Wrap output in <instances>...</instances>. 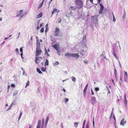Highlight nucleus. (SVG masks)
Segmentation results:
<instances>
[{
  "instance_id": "nucleus-1",
  "label": "nucleus",
  "mask_w": 128,
  "mask_h": 128,
  "mask_svg": "<svg viewBox=\"0 0 128 128\" xmlns=\"http://www.w3.org/2000/svg\"><path fill=\"white\" fill-rule=\"evenodd\" d=\"M75 3L77 8H81L83 6V2L80 0H76Z\"/></svg>"
},
{
  "instance_id": "nucleus-2",
  "label": "nucleus",
  "mask_w": 128,
  "mask_h": 128,
  "mask_svg": "<svg viewBox=\"0 0 128 128\" xmlns=\"http://www.w3.org/2000/svg\"><path fill=\"white\" fill-rule=\"evenodd\" d=\"M41 123V120H38L37 123V125L36 126V128H40ZM46 125H42V128H46Z\"/></svg>"
},
{
  "instance_id": "nucleus-3",
  "label": "nucleus",
  "mask_w": 128,
  "mask_h": 128,
  "mask_svg": "<svg viewBox=\"0 0 128 128\" xmlns=\"http://www.w3.org/2000/svg\"><path fill=\"white\" fill-rule=\"evenodd\" d=\"M96 99L94 97H91L90 102L92 105H94L96 103Z\"/></svg>"
},
{
  "instance_id": "nucleus-4",
  "label": "nucleus",
  "mask_w": 128,
  "mask_h": 128,
  "mask_svg": "<svg viewBox=\"0 0 128 128\" xmlns=\"http://www.w3.org/2000/svg\"><path fill=\"white\" fill-rule=\"evenodd\" d=\"M42 52L41 50H36L35 52L36 53V56L37 57L39 56L41 54Z\"/></svg>"
},
{
  "instance_id": "nucleus-5",
  "label": "nucleus",
  "mask_w": 128,
  "mask_h": 128,
  "mask_svg": "<svg viewBox=\"0 0 128 128\" xmlns=\"http://www.w3.org/2000/svg\"><path fill=\"white\" fill-rule=\"evenodd\" d=\"M124 80L125 82H126L128 77V74L127 72L126 71H124Z\"/></svg>"
},
{
  "instance_id": "nucleus-6",
  "label": "nucleus",
  "mask_w": 128,
  "mask_h": 128,
  "mask_svg": "<svg viewBox=\"0 0 128 128\" xmlns=\"http://www.w3.org/2000/svg\"><path fill=\"white\" fill-rule=\"evenodd\" d=\"M59 32V30L58 28H56V29L55 31V34L54 35V36H58Z\"/></svg>"
},
{
  "instance_id": "nucleus-7",
  "label": "nucleus",
  "mask_w": 128,
  "mask_h": 128,
  "mask_svg": "<svg viewBox=\"0 0 128 128\" xmlns=\"http://www.w3.org/2000/svg\"><path fill=\"white\" fill-rule=\"evenodd\" d=\"M80 56L77 53L72 54V57H74L78 58Z\"/></svg>"
},
{
  "instance_id": "nucleus-8",
  "label": "nucleus",
  "mask_w": 128,
  "mask_h": 128,
  "mask_svg": "<svg viewBox=\"0 0 128 128\" xmlns=\"http://www.w3.org/2000/svg\"><path fill=\"white\" fill-rule=\"evenodd\" d=\"M65 56H66L68 58H69V57H72V54L68 53L65 54Z\"/></svg>"
},
{
  "instance_id": "nucleus-9",
  "label": "nucleus",
  "mask_w": 128,
  "mask_h": 128,
  "mask_svg": "<svg viewBox=\"0 0 128 128\" xmlns=\"http://www.w3.org/2000/svg\"><path fill=\"white\" fill-rule=\"evenodd\" d=\"M124 102L125 104V106L126 107L128 101L126 98V96L125 94H124Z\"/></svg>"
},
{
  "instance_id": "nucleus-10",
  "label": "nucleus",
  "mask_w": 128,
  "mask_h": 128,
  "mask_svg": "<svg viewBox=\"0 0 128 128\" xmlns=\"http://www.w3.org/2000/svg\"><path fill=\"white\" fill-rule=\"evenodd\" d=\"M126 121H124V118H123L122 119L120 122V124L123 126L126 123Z\"/></svg>"
},
{
  "instance_id": "nucleus-11",
  "label": "nucleus",
  "mask_w": 128,
  "mask_h": 128,
  "mask_svg": "<svg viewBox=\"0 0 128 128\" xmlns=\"http://www.w3.org/2000/svg\"><path fill=\"white\" fill-rule=\"evenodd\" d=\"M86 51H85L84 50H81L80 52V53L81 55H83L85 54Z\"/></svg>"
},
{
  "instance_id": "nucleus-12",
  "label": "nucleus",
  "mask_w": 128,
  "mask_h": 128,
  "mask_svg": "<svg viewBox=\"0 0 128 128\" xmlns=\"http://www.w3.org/2000/svg\"><path fill=\"white\" fill-rule=\"evenodd\" d=\"M44 0H43L41 2V3L39 4L38 5V8L39 9L41 8L43 4L44 3Z\"/></svg>"
},
{
  "instance_id": "nucleus-13",
  "label": "nucleus",
  "mask_w": 128,
  "mask_h": 128,
  "mask_svg": "<svg viewBox=\"0 0 128 128\" xmlns=\"http://www.w3.org/2000/svg\"><path fill=\"white\" fill-rule=\"evenodd\" d=\"M112 54L117 59H118V57L116 55V52L115 51H112Z\"/></svg>"
},
{
  "instance_id": "nucleus-14",
  "label": "nucleus",
  "mask_w": 128,
  "mask_h": 128,
  "mask_svg": "<svg viewBox=\"0 0 128 128\" xmlns=\"http://www.w3.org/2000/svg\"><path fill=\"white\" fill-rule=\"evenodd\" d=\"M42 16V12L40 13L37 16L36 18H41Z\"/></svg>"
},
{
  "instance_id": "nucleus-15",
  "label": "nucleus",
  "mask_w": 128,
  "mask_h": 128,
  "mask_svg": "<svg viewBox=\"0 0 128 128\" xmlns=\"http://www.w3.org/2000/svg\"><path fill=\"white\" fill-rule=\"evenodd\" d=\"M22 12H23V10H20V12H19V13L16 16V17L20 16L21 15V14H22Z\"/></svg>"
},
{
  "instance_id": "nucleus-16",
  "label": "nucleus",
  "mask_w": 128,
  "mask_h": 128,
  "mask_svg": "<svg viewBox=\"0 0 128 128\" xmlns=\"http://www.w3.org/2000/svg\"><path fill=\"white\" fill-rule=\"evenodd\" d=\"M39 61H40L39 58L38 57V58H36V60H35V62L36 63V64H38V63Z\"/></svg>"
},
{
  "instance_id": "nucleus-17",
  "label": "nucleus",
  "mask_w": 128,
  "mask_h": 128,
  "mask_svg": "<svg viewBox=\"0 0 128 128\" xmlns=\"http://www.w3.org/2000/svg\"><path fill=\"white\" fill-rule=\"evenodd\" d=\"M44 50H45V55L46 54L47 56L48 57L50 56L48 54V51L46 49V48H45Z\"/></svg>"
},
{
  "instance_id": "nucleus-18",
  "label": "nucleus",
  "mask_w": 128,
  "mask_h": 128,
  "mask_svg": "<svg viewBox=\"0 0 128 128\" xmlns=\"http://www.w3.org/2000/svg\"><path fill=\"white\" fill-rule=\"evenodd\" d=\"M18 93V91L17 90H16L13 93V96H14L17 95Z\"/></svg>"
},
{
  "instance_id": "nucleus-19",
  "label": "nucleus",
  "mask_w": 128,
  "mask_h": 128,
  "mask_svg": "<svg viewBox=\"0 0 128 128\" xmlns=\"http://www.w3.org/2000/svg\"><path fill=\"white\" fill-rule=\"evenodd\" d=\"M82 42H86V36H84L82 40Z\"/></svg>"
},
{
  "instance_id": "nucleus-20",
  "label": "nucleus",
  "mask_w": 128,
  "mask_h": 128,
  "mask_svg": "<svg viewBox=\"0 0 128 128\" xmlns=\"http://www.w3.org/2000/svg\"><path fill=\"white\" fill-rule=\"evenodd\" d=\"M36 70L39 74H41L42 73V72L38 68H36Z\"/></svg>"
},
{
  "instance_id": "nucleus-21",
  "label": "nucleus",
  "mask_w": 128,
  "mask_h": 128,
  "mask_svg": "<svg viewBox=\"0 0 128 128\" xmlns=\"http://www.w3.org/2000/svg\"><path fill=\"white\" fill-rule=\"evenodd\" d=\"M53 66H55L58 65L59 64V62L58 61H56L55 63H53Z\"/></svg>"
},
{
  "instance_id": "nucleus-22",
  "label": "nucleus",
  "mask_w": 128,
  "mask_h": 128,
  "mask_svg": "<svg viewBox=\"0 0 128 128\" xmlns=\"http://www.w3.org/2000/svg\"><path fill=\"white\" fill-rule=\"evenodd\" d=\"M49 120V117L48 116L46 117V120L45 122V125H47L48 122V121Z\"/></svg>"
},
{
  "instance_id": "nucleus-23",
  "label": "nucleus",
  "mask_w": 128,
  "mask_h": 128,
  "mask_svg": "<svg viewBox=\"0 0 128 128\" xmlns=\"http://www.w3.org/2000/svg\"><path fill=\"white\" fill-rule=\"evenodd\" d=\"M48 64V61L47 59H46L44 64V66H47Z\"/></svg>"
},
{
  "instance_id": "nucleus-24",
  "label": "nucleus",
  "mask_w": 128,
  "mask_h": 128,
  "mask_svg": "<svg viewBox=\"0 0 128 128\" xmlns=\"http://www.w3.org/2000/svg\"><path fill=\"white\" fill-rule=\"evenodd\" d=\"M87 88H84V90L83 92V93L84 96L85 95L87 89Z\"/></svg>"
},
{
  "instance_id": "nucleus-25",
  "label": "nucleus",
  "mask_w": 128,
  "mask_h": 128,
  "mask_svg": "<svg viewBox=\"0 0 128 128\" xmlns=\"http://www.w3.org/2000/svg\"><path fill=\"white\" fill-rule=\"evenodd\" d=\"M100 9L101 10H103L104 8V7L103 6V5L102 4H100Z\"/></svg>"
},
{
  "instance_id": "nucleus-26",
  "label": "nucleus",
  "mask_w": 128,
  "mask_h": 128,
  "mask_svg": "<svg viewBox=\"0 0 128 128\" xmlns=\"http://www.w3.org/2000/svg\"><path fill=\"white\" fill-rule=\"evenodd\" d=\"M56 50L57 51V52L58 53V55L60 56V54L61 53V52L60 51V50L59 49H56Z\"/></svg>"
},
{
  "instance_id": "nucleus-27",
  "label": "nucleus",
  "mask_w": 128,
  "mask_h": 128,
  "mask_svg": "<svg viewBox=\"0 0 128 128\" xmlns=\"http://www.w3.org/2000/svg\"><path fill=\"white\" fill-rule=\"evenodd\" d=\"M41 70L43 72H46V69L44 68V67H42L41 68Z\"/></svg>"
},
{
  "instance_id": "nucleus-28",
  "label": "nucleus",
  "mask_w": 128,
  "mask_h": 128,
  "mask_svg": "<svg viewBox=\"0 0 128 128\" xmlns=\"http://www.w3.org/2000/svg\"><path fill=\"white\" fill-rule=\"evenodd\" d=\"M30 82L29 80H28L26 84V85L25 87L26 88L29 85Z\"/></svg>"
},
{
  "instance_id": "nucleus-29",
  "label": "nucleus",
  "mask_w": 128,
  "mask_h": 128,
  "mask_svg": "<svg viewBox=\"0 0 128 128\" xmlns=\"http://www.w3.org/2000/svg\"><path fill=\"white\" fill-rule=\"evenodd\" d=\"M57 10L56 9V8H54V10H53V11L52 12V14L51 16V17L52 16V15L54 14V13L55 12V11H56V10Z\"/></svg>"
},
{
  "instance_id": "nucleus-30",
  "label": "nucleus",
  "mask_w": 128,
  "mask_h": 128,
  "mask_svg": "<svg viewBox=\"0 0 128 128\" xmlns=\"http://www.w3.org/2000/svg\"><path fill=\"white\" fill-rule=\"evenodd\" d=\"M112 14L113 16V21L114 22H115L116 21V19L114 17V16L112 12Z\"/></svg>"
},
{
  "instance_id": "nucleus-31",
  "label": "nucleus",
  "mask_w": 128,
  "mask_h": 128,
  "mask_svg": "<svg viewBox=\"0 0 128 128\" xmlns=\"http://www.w3.org/2000/svg\"><path fill=\"white\" fill-rule=\"evenodd\" d=\"M40 46H36V50H41V49H40Z\"/></svg>"
},
{
  "instance_id": "nucleus-32",
  "label": "nucleus",
  "mask_w": 128,
  "mask_h": 128,
  "mask_svg": "<svg viewBox=\"0 0 128 128\" xmlns=\"http://www.w3.org/2000/svg\"><path fill=\"white\" fill-rule=\"evenodd\" d=\"M72 81L74 82H75L76 81V78L74 77H72Z\"/></svg>"
},
{
  "instance_id": "nucleus-33",
  "label": "nucleus",
  "mask_w": 128,
  "mask_h": 128,
  "mask_svg": "<svg viewBox=\"0 0 128 128\" xmlns=\"http://www.w3.org/2000/svg\"><path fill=\"white\" fill-rule=\"evenodd\" d=\"M96 92L98 91L99 90V88L98 87H96L94 88Z\"/></svg>"
},
{
  "instance_id": "nucleus-34",
  "label": "nucleus",
  "mask_w": 128,
  "mask_h": 128,
  "mask_svg": "<svg viewBox=\"0 0 128 128\" xmlns=\"http://www.w3.org/2000/svg\"><path fill=\"white\" fill-rule=\"evenodd\" d=\"M15 51L16 52V54H19V50L18 48H16L15 49Z\"/></svg>"
},
{
  "instance_id": "nucleus-35",
  "label": "nucleus",
  "mask_w": 128,
  "mask_h": 128,
  "mask_svg": "<svg viewBox=\"0 0 128 128\" xmlns=\"http://www.w3.org/2000/svg\"><path fill=\"white\" fill-rule=\"evenodd\" d=\"M114 74L116 77V70L115 68L114 69Z\"/></svg>"
},
{
  "instance_id": "nucleus-36",
  "label": "nucleus",
  "mask_w": 128,
  "mask_h": 128,
  "mask_svg": "<svg viewBox=\"0 0 128 128\" xmlns=\"http://www.w3.org/2000/svg\"><path fill=\"white\" fill-rule=\"evenodd\" d=\"M70 8L72 9V10H75L77 8L76 7H74L73 6H70Z\"/></svg>"
},
{
  "instance_id": "nucleus-37",
  "label": "nucleus",
  "mask_w": 128,
  "mask_h": 128,
  "mask_svg": "<svg viewBox=\"0 0 128 128\" xmlns=\"http://www.w3.org/2000/svg\"><path fill=\"white\" fill-rule=\"evenodd\" d=\"M89 124L88 122H87L86 126V128H89Z\"/></svg>"
},
{
  "instance_id": "nucleus-38",
  "label": "nucleus",
  "mask_w": 128,
  "mask_h": 128,
  "mask_svg": "<svg viewBox=\"0 0 128 128\" xmlns=\"http://www.w3.org/2000/svg\"><path fill=\"white\" fill-rule=\"evenodd\" d=\"M101 57H103V58H102V59H104V58H106V56H104V55L103 54H102L101 55H100Z\"/></svg>"
},
{
  "instance_id": "nucleus-39",
  "label": "nucleus",
  "mask_w": 128,
  "mask_h": 128,
  "mask_svg": "<svg viewBox=\"0 0 128 128\" xmlns=\"http://www.w3.org/2000/svg\"><path fill=\"white\" fill-rule=\"evenodd\" d=\"M86 122V120H85L84 121V122H83V126H82V128H84V126H85V124Z\"/></svg>"
},
{
  "instance_id": "nucleus-40",
  "label": "nucleus",
  "mask_w": 128,
  "mask_h": 128,
  "mask_svg": "<svg viewBox=\"0 0 128 128\" xmlns=\"http://www.w3.org/2000/svg\"><path fill=\"white\" fill-rule=\"evenodd\" d=\"M61 18H58L57 21V22L58 23H60L61 22Z\"/></svg>"
},
{
  "instance_id": "nucleus-41",
  "label": "nucleus",
  "mask_w": 128,
  "mask_h": 128,
  "mask_svg": "<svg viewBox=\"0 0 128 128\" xmlns=\"http://www.w3.org/2000/svg\"><path fill=\"white\" fill-rule=\"evenodd\" d=\"M36 46H40V43L38 41H37Z\"/></svg>"
},
{
  "instance_id": "nucleus-42",
  "label": "nucleus",
  "mask_w": 128,
  "mask_h": 128,
  "mask_svg": "<svg viewBox=\"0 0 128 128\" xmlns=\"http://www.w3.org/2000/svg\"><path fill=\"white\" fill-rule=\"evenodd\" d=\"M54 48H55L56 50L58 48H57V45L56 44H55L53 46Z\"/></svg>"
},
{
  "instance_id": "nucleus-43",
  "label": "nucleus",
  "mask_w": 128,
  "mask_h": 128,
  "mask_svg": "<svg viewBox=\"0 0 128 128\" xmlns=\"http://www.w3.org/2000/svg\"><path fill=\"white\" fill-rule=\"evenodd\" d=\"M113 118H114L115 122H116V120L115 118V116L114 114H113Z\"/></svg>"
},
{
  "instance_id": "nucleus-44",
  "label": "nucleus",
  "mask_w": 128,
  "mask_h": 128,
  "mask_svg": "<svg viewBox=\"0 0 128 128\" xmlns=\"http://www.w3.org/2000/svg\"><path fill=\"white\" fill-rule=\"evenodd\" d=\"M113 113V110L112 111V112H111V115L110 116L109 118L110 119H111L112 118V114Z\"/></svg>"
},
{
  "instance_id": "nucleus-45",
  "label": "nucleus",
  "mask_w": 128,
  "mask_h": 128,
  "mask_svg": "<svg viewBox=\"0 0 128 128\" xmlns=\"http://www.w3.org/2000/svg\"><path fill=\"white\" fill-rule=\"evenodd\" d=\"M40 32L42 33L43 32H44V28H42L40 30Z\"/></svg>"
},
{
  "instance_id": "nucleus-46",
  "label": "nucleus",
  "mask_w": 128,
  "mask_h": 128,
  "mask_svg": "<svg viewBox=\"0 0 128 128\" xmlns=\"http://www.w3.org/2000/svg\"><path fill=\"white\" fill-rule=\"evenodd\" d=\"M78 124H79V123H78L77 122H74V126H76V127H77V126H78Z\"/></svg>"
},
{
  "instance_id": "nucleus-47",
  "label": "nucleus",
  "mask_w": 128,
  "mask_h": 128,
  "mask_svg": "<svg viewBox=\"0 0 128 128\" xmlns=\"http://www.w3.org/2000/svg\"><path fill=\"white\" fill-rule=\"evenodd\" d=\"M103 10L100 9L99 10V13L100 14H102V12Z\"/></svg>"
},
{
  "instance_id": "nucleus-48",
  "label": "nucleus",
  "mask_w": 128,
  "mask_h": 128,
  "mask_svg": "<svg viewBox=\"0 0 128 128\" xmlns=\"http://www.w3.org/2000/svg\"><path fill=\"white\" fill-rule=\"evenodd\" d=\"M22 48L23 47H22L20 48V52H22L23 51Z\"/></svg>"
},
{
  "instance_id": "nucleus-49",
  "label": "nucleus",
  "mask_w": 128,
  "mask_h": 128,
  "mask_svg": "<svg viewBox=\"0 0 128 128\" xmlns=\"http://www.w3.org/2000/svg\"><path fill=\"white\" fill-rule=\"evenodd\" d=\"M20 116H19V117L21 118V117L22 116V112L21 111H20Z\"/></svg>"
},
{
  "instance_id": "nucleus-50",
  "label": "nucleus",
  "mask_w": 128,
  "mask_h": 128,
  "mask_svg": "<svg viewBox=\"0 0 128 128\" xmlns=\"http://www.w3.org/2000/svg\"><path fill=\"white\" fill-rule=\"evenodd\" d=\"M20 116H19V117L21 118V117L22 116V112L21 111H20Z\"/></svg>"
},
{
  "instance_id": "nucleus-51",
  "label": "nucleus",
  "mask_w": 128,
  "mask_h": 128,
  "mask_svg": "<svg viewBox=\"0 0 128 128\" xmlns=\"http://www.w3.org/2000/svg\"><path fill=\"white\" fill-rule=\"evenodd\" d=\"M20 116H19V117L21 118V117L22 116V112L21 111H20Z\"/></svg>"
},
{
  "instance_id": "nucleus-52",
  "label": "nucleus",
  "mask_w": 128,
  "mask_h": 128,
  "mask_svg": "<svg viewBox=\"0 0 128 128\" xmlns=\"http://www.w3.org/2000/svg\"><path fill=\"white\" fill-rule=\"evenodd\" d=\"M20 116H19V117L21 118V117L22 116V112L21 111H20Z\"/></svg>"
},
{
  "instance_id": "nucleus-53",
  "label": "nucleus",
  "mask_w": 128,
  "mask_h": 128,
  "mask_svg": "<svg viewBox=\"0 0 128 128\" xmlns=\"http://www.w3.org/2000/svg\"><path fill=\"white\" fill-rule=\"evenodd\" d=\"M20 32H19L18 33V36L17 38V39H18L20 37Z\"/></svg>"
},
{
  "instance_id": "nucleus-54",
  "label": "nucleus",
  "mask_w": 128,
  "mask_h": 128,
  "mask_svg": "<svg viewBox=\"0 0 128 128\" xmlns=\"http://www.w3.org/2000/svg\"><path fill=\"white\" fill-rule=\"evenodd\" d=\"M68 99L67 98H65V102H68Z\"/></svg>"
},
{
  "instance_id": "nucleus-55",
  "label": "nucleus",
  "mask_w": 128,
  "mask_h": 128,
  "mask_svg": "<svg viewBox=\"0 0 128 128\" xmlns=\"http://www.w3.org/2000/svg\"><path fill=\"white\" fill-rule=\"evenodd\" d=\"M91 93H92V95H93L94 94V92L92 90V89L91 88Z\"/></svg>"
},
{
  "instance_id": "nucleus-56",
  "label": "nucleus",
  "mask_w": 128,
  "mask_h": 128,
  "mask_svg": "<svg viewBox=\"0 0 128 128\" xmlns=\"http://www.w3.org/2000/svg\"><path fill=\"white\" fill-rule=\"evenodd\" d=\"M11 86L12 87H14L15 86V85L14 84H12L11 85Z\"/></svg>"
},
{
  "instance_id": "nucleus-57",
  "label": "nucleus",
  "mask_w": 128,
  "mask_h": 128,
  "mask_svg": "<svg viewBox=\"0 0 128 128\" xmlns=\"http://www.w3.org/2000/svg\"><path fill=\"white\" fill-rule=\"evenodd\" d=\"M20 55L21 56V58L22 59H23L24 58V57L22 56L23 55V53H20Z\"/></svg>"
},
{
  "instance_id": "nucleus-58",
  "label": "nucleus",
  "mask_w": 128,
  "mask_h": 128,
  "mask_svg": "<svg viewBox=\"0 0 128 128\" xmlns=\"http://www.w3.org/2000/svg\"><path fill=\"white\" fill-rule=\"evenodd\" d=\"M48 28L47 27H46V29L45 31V32H46V33L48 31Z\"/></svg>"
},
{
  "instance_id": "nucleus-59",
  "label": "nucleus",
  "mask_w": 128,
  "mask_h": 128,
  "mask_svg": "<svg viewBox=\"0 0 128 128\" xmlns=\"http://www.w3.org/2000/svg\"><path fill=\"white\" fill-rule=\"evenodd\" d=\"M40 28V26H38L36 28V30H38Z\"/></svg>"
},
{
  "instance_id": "nucleus-60",
  "label": "nucleus",
  "mask_w": 128,
  "mask_h": 128,
  "mask_svg": "<svg viewBox=\"0 0 128 128\" xmlns=\"http://www.w3.org/2000/svg\"><path fill=\"white\" fill-rule=\"evenodd\" d=\"M94 118H93V122H92V123H93V126H94Z\"/></svg>"
},
{
  "instance_id": "nucleus-61",
  "label": "nucleus",
  "mask_w": 128,
  "mask_h": 128,
  "mask_svg": "<svg viewBox=\"0 0 128 128\" xmlns=\"http://www.w3.org/2000/svg\"><path fill=\"white\" fill-rule=\"evenodd\" d=\"M23 75H25L26 76H27V74H26V73L24 72L23 73Z\"/></svg>"
},
{
  "instance_id": "nucleus-62",
  "label": "nucleus",
  "mask_w": 128,
  "mask_h": 128,
  "mask_svg": "<svg viewBox=\"0 0 128 128\" xmlns=\"http://www.w3.org/2000/svg\"><path fill=\"white\" fill-rule=\"evenodd\" d=\"M42 125H44V119H43L42 120Z\"/></svg>"
},
{
  "instance_id": "nucleus-63",
  "label": "nucleus",
  "mask_w": 128,
  "mask_h": 128,
  "mask_svg": "<svg viewBox=\"0 0 128 128\" xmlns=\"http://www.w3.org/2000/svg\"><path fill=\"white\" fill-rule=\"evenodd\" d=\"M24 16V14H23L20 17V18H22Z\"/></svg>"
},
{
  "instance_id": "nucleus-64",
  "label": "nucleus",
  "mask_w": 128,
  "mask_h": 128,
  "mask_svg": "<svg viewBox=\"0 0 128 128\" xmlns=\"http://www.w3.org/2000/svg\"><path fill=\"white\" fill-rule=\"evenodd\" d=\"M10 107H11L10 106L9 107V108H8V109L7 110H7H7H10V109H11V108H10Z\"/></svg>"
}]
</instances>
